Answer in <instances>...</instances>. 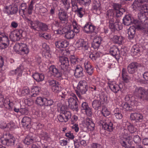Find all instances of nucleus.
Here are the masks:
<instances>
[{
  "mask_svg": "<svg viewBox=\"0 0 148 148\" xmlns=\"http://www.w3.org/2000/svg\"><path fill=\"white\" fill-rule=\"evenodd\" d=\"M6 100H4L3 96L2 95H0V107H3L6 105Z\"/></svg>",
  "mask_w": 148,
  "mask_h": 148,
  "instance_id": "nucleus-51",
  "label": "nucleus"
},
{
  "mask_svg": "<svg viewBox=\"0 0 148 148\" xmlns=\"http://www.w3.org/2000/svg\"><path fill=\"white\" fill-rule=\"evenodd\" d=\"M50 70L52 72L53 75L56 78L60 79L62 78V71H60L55 66H52L50 67Z\"/></svg>",
  "mask_w": 148,
  "mask_h": 148,
  "instance_id": "nucleus-19",
  "label": "nucleus"
},
{
  "mask_svg": "<svg viewBox=\"0 0 148 148\" xmlns=\"http://www.w3.org/2000/svg\"><path fill=\"white\" fill-rule=\"evenodd\" d=\"M95 29V27L92 25L86 23L82 27L83 31L87 34H90L94 32Z\"/></svg>",
  "mask_w": 148,
  "mask_h": 148,
  "instance_id": "nucleus-24",
  "label": "nucleus"
},
{
  "mask_svg": "<svg viewBox=\"0 0 148 148\" xmlns=\"http://www.w3.org/2000/svg\"><path fill=\"white\" fill-rule=\"evenodd\" d=\"M123 24L124 25L129 26L134 24L136 25V27L139 29H142L144 28V26L143 24H139L138 22L136 20H134L130 15H126L123 19Z\"/></svg>",
  "mask_w": 148,
  "mask_h": 148,
  "instance_id": "nucleus-2",
  "label": "nucleus"
},
{
  "mask_svg": "<svg viewBox=\"0 0 148 148\" xmlns=\"http://www.w3.org/2000/svg\"><path fill=\"white\" fill-rule=\"evenodd\" d=\"M134 142L136 143H139L141 142V140L140 137L138 135L135 136L133 138Z\"/></svg>",
  "mask_w": 148,
  "mask_h": 148,
  "instance_id": "nucleus-60",
  "label": "nucleus"
},
{
  "mask_svg": "<svg viewBox=\"0 0 148 148\" xmlns=\"http://www.w3.org/2000/svg\"><path fill=\"white\" fill-rule=\"evenodd\" d=\"M115 11L114 10L111 9L108 10L106 12V18L109 20L117 19L114 17Z\"/></svg>",
  "mask_w": 148,
  "mask_h": 148,
  "instance_id": "nucleus-34",
  "label": "nucleus"
},
{
  "mask_svg": "<svg viewBox=\"0 0 148 148\" xmlns=\"http://www.w3.org/2000/svg\"><path fill=\"white\" fill-rule=\"evenodd\" d=\"M77 44H79V47H82L83 49L87 50L88 49V47L87 45V43L83 40H81Z\"/></svg>",
  "mask_w": 148,
  "mask_h": 148,
  "instance_id": "nucleus-45",
  "label": "nucleus"
},
{
  "mask_svg": "<svg viewBox=\"0 0 148 148\" xmlns=\"http://www.w3.org/2000/svg\"><path fill=\"white\" fill-rule=\"evenodd\" d=\"M138 17L140 21H137L138 22L139 24H143L144 26V28L142 30H143V31H146V26L144 23H143L144 22L145 20H147V17L145 16L144 13H140L138 14Z\"/></svg>",
  "mask_w": 148,
  "mask_h": 148,
  "instance_id": "nucleus-29",
  "label": "nucleus"
},
{
  "mask_svg": "<svg viewBox=\"0 0 148 148\" xmlns=\"http://www.w3.org/2000/svg\"><path fill=\"white\" fill-rule=\"evenodd\" d=\"M143 50V47L138 44L133 45L131 50L132 55L133 56L139 55Z\"/></svg>",
  "mask_w": 148,
  "mask_h": 148,
  "instance_id": "nucleus-14",
  "label": "nucleus"
},
{
  "mask_svg": "<svg viewBox=\"0 0 148 148\" xmlns=\"http://www.w3.org/2000/svg\"><path fill=\"white\" fill-rule=\"evenodd\" d=\"M25 32L22 29H19L14 32H11L9 37L12 41L15 42L19 40L22 37H23Z\"/></svg>",
  "mask_w": 148,
  "mask_h": 148,
  "instance_id": "nucleus-6",
  "label": "nucleus"
},
{
  "mask_svg": "<svg viewBox=\"0 0 148 148\" xmlns=\"http://www.w3.org/2000/svg\"><path fill=\"white\" fill-rule=\"evenodd\" d=\"M125 100L126 101L130 102L131 106H136L137 105L138 99H136V96H133L132 95L129 94L125 96Z\"/></svg>",
  "mask_w": 148,
  "mask_h": 148,
  "instance_id": "nucleus-17",
  "label": "nucleus"
},
{
  "mask_svg": "<svg viewBox=\"0 0 148 148\" xmlns=\"http://www.w3.org/2000/svg\"><path fill=\"white\" fill-rule=\"evenodd\" d=\"M84 125L89 130H93L95 127V124L92 121L91 119L87 118L84 122Z\"/></svg>",
  "mask_w": 148,
  "mask_h": 148,
  "instance_id": "nucleus-28",
  "label": "nucleus"
},
{
  "mask_svg": "<svg viewBox=\"0 0 148 148\" xmlns=\"http://www.w3.org/2000/svg\"><path fill=\"white\" fill-rule=\"evenodd\" d=\"M84 67L87 73L90 75H92L93 73V68L89 62L87 61L84 63Z\"/></svg>",
  "mask_w": 148,
  "mask_h": 148,
  "instance_id": "nucleus-30",
  "label": "nucleus"
},
{
  "mask_svg": "<svg viewBox=\"0 0 148 148\" xmlns=\"http://www.w3.org/2000/svg\"><path fill=\"white\" fill-rule=\"evenodd\" d=\"M9 8L11 14H16L18 11V8L16 6H10L9 7Z\"/></svg>",
  "mask_w": 148,
  "mask_h": 148,
  "instance_id": "nucleus-48",
  "label": "nucleus"
},
{
  "mask_svg": "<svg viewBox=\"0 0 148 148\" xmlns=\"http://www.w3.org/2000/svg\"><path fill=\"white\" fill-rule=\"evenodd\" d=\"M102 124V128L104 130L109 132H112L113 129V124L112 122L110 121L107 122H104L102 121H100V123Z\"/></svg>",
  "mask_w": 148,
  "mask_h": 148,
  "instance_id": "nucleus-20",
  "label": "nucleus"
},
{
  "mask_svg": "<svg viewBox=\"0 0 148 148\" xmlns=\"http://www.w3.org/2000/svg\"><path fill=\"white\" fill-rule=\"evenodd\" d=\"M69 44V42L66 40H59L55 42L56 47L58 48H66L68 46Z\"/></svg>",
  "mask_w": 148,
  "mask_h": 148,
  "instance_id": "nucleus-25",
  "label": "nucleus"
},
{
  "mask_svg": "<svg viewBox=\"0 0 148 148\" xmlns=\"http://www.w3.org/2000/svg\"><path fill=\"white\" fill-rule=\"evenodd\" d=\"M92 106L93 108L96 110L100 109L101 106V101L97 100H95L92 101Z\"/></svg>",
  "mask_w": 148,
  "mask_h": 148,
  "instance_id": "nucleus-41",
  "label": "nucleus"
},
{
  "mask_svg": "<svg viewBox=\"0 0 148 148\" xmlns=\"http://www.w3.org/2000/svg\"><path fill=\"white\" fill-rule=\"evenodd\" d=\"M25 19L26 20H27V22L28 23L30 28L32 29L35 24V21H33L30 19L27 18H26Z\"/></svg>",
  "mask_w": 148,
  "mask_h": 148,
  "instance_id": "nucleus-55",
  "label": "nucleus"
},
{
  "mask_svg": "<svg viewBox=\"0 0 148 148\" xmlns=\"http://www.w3.org/2000/svg\"><path fill=\"white\" fill-rule=\"evenodd\" d=\"M74 75L76 78H80L84 76L83 68L80 66L76 67L74 72Z\"/></svg>",
  "mask_w": 148,
  "mask_h": 148,
  "instance_id": "nucleus-23",
  "label": "nucleus"
},
{
  "mask_svg": "<svg viewBox=\"0 0 148 148\" xmlns=\"http://www.w3.org/2000/svg\"><path fill=\"white\" fill-rule=\"evenodd\" d=\"M64 6V8L67 10L70 8V4L68 0H61Z\"/></svg>",
  "mask_w": 148,
  "mask_h": 148,
  "instance_id": "nucleus-50",
  "label": "nucleus"
},
{
  "mask_svg": "<svg viewBox=\"0 0 148 148\" xmlns=\"http://www.w3.org/2000/svg\"><path fill=\"white\" fill-rule=\"evenodd\" d=\"M109 51L111 55L114 56L117 60H119L120 57V53L117 47L113 46L110 47Z\"/></svg>",
  "mask_w": 148,
  "mask_h": 148,
  "instance_id": "nucleus-16",
  "label": "nucleus"
},
{
  "mask_svg": "<svg viewBox=\"0 0 148 148\" xmlns=\"http://www.w3.org/2000/svg\"><path fill=\"white\" fill-rule=\"evenodd\" d=\"M66 24L65 23L60 21H55L53 23V26L54 25V27L53 26L52 28L53 29H55V28H57L58 29H61L63 28L65 25Z\"/></svg>",
  "mask_w": 148,
  "mask_h": 148,
  "instance_id": "nucleus-31",
  "label": "nucleus"
},
{
  "mask_svg": "<svg viewBox=\"0 0 148 148\" xmlns=\"http://www.w3.org/2000/svg\"><path fill=\"white\" fill-rule=\"evenodd\" d=\"M34 140V138L29 134L25 138L24 142L25 144L29 145L33 143Z\"/></svg>",
  "mask_w": 148,
  "mask_h": 148,
  "instance_id": "nucleus-40",
  "label": "nucleus"
},
{
  "mask_svg": "<svg viewBox=\"0 0 148 148\" xmlns=\"http://www.w3.org/2000/svg\"><path fill=\"white\" fill-rule=\"evenodd\" d=\"M91 2V0H79V4L80 5L85 6L87 4H88Z\"/></svg>",
  "mask_w": 148,
  "mask_h": 148,
  "instance_id": "nucleus-54",
  "label": "nucleus"
},
{
  "mask_svg": "<svg viewBox=\"0 0 148 148\" xmlns=\"http://www.w3.org/2000/svg\"><path fill=\"white\" fill-rule=\"evenodd\" d=\"M92 148H102V146L100 144L97 143H92L91 145Z\"/></svg>",
  "mask_w": 148,
  "mask_h": 148,
  "instance_id": "nucleus-63",
  "label": "nucleus"
},
{
  "mask_svg": "<svg viewBox=\"0 0 148 148\" xmlns=\"http://www.w3.org/2000/svg\"><path fill=\"white\" fill-rule=\"evenodd\" d=\"M70 60L71 63L73 64L76 63L77 62V58H76L74 56H71Z\"/></svg>",
  "mask_w": 148,
  "mask_h": 148,
  "instance_id": "nucleus-62",
  "label": "nucleus"
},
{
  "mask_svg": "<svg viewBox=\"0 0 148 148\" xmlns=\"http://www.w3.org/2000/svg\"><path fill=\"white\" fill-rule=\"evenodd\" d=\"M59 60L61 63L60 67L62 70L68 72L69 66V61L68 58L64 56H61Z\"/></svg>",
  "mask_w": 148,
  "mask_h": 148,
  "instance_id": "nucleus-9",
  "label": "nucleus"
},
{
  "mask_svg": "<svg viewBox=\"0 0 148 148\" xmlns=\"http://www.w3.org/2000/svg\"><path fill=\"white\" fill-rule=\"evenodd\" d=\"M134 94L138 101H148V90L141 87H136Z\"/></svg>",
  "mask_w": 148,
  "mask_h": 148,
  "instance_id": "nucleus-1",
  "label": "nucleus"
},
{
  "mask_svg": "<svg viewBox=\"0 0 148 148\" xmlns=\"http://www.w3.org/2000/svg\"><path fill=\"white\" fill-rule=\"evenodd\" d=\"M64 114H60L58 116L59 121L61 122H66L71 118V114L70 112H63Z\"/></svg>",
  "mask_w": 148,
  "mask_h": 148,
  "instance_id": "nucleus-15",
  "label": "nucleus"
},
{
  "mask_svg": "<svg viewBox=\"0 0 148 148\" xmlns=\"http://www.w3.org/2000/svg\"><path fill=\"white\" fill-rule=\"evenodd\" d=\"M141 66L140 64L134 62L129 64L127 66V69L129 73L134 74L136 73L138 69Z\"/></svg>",
  "mask_w": 148,
  "mask_h": 148,
  "instance_id": "nucleus-8",
  "label": "nucleus"
},
{
  "mask_svg": "<svg viewBox=\"0 0 148 148\" xmlns=\"http://www.w3.org/2000/svg\"><path fill=\"white\" fill-rule=\"evenodd\" d=\"M20 112L23 115H27L29 113V111L26 108H21L20 109Z\"/></svg>",
  "mask_w": 148,
  "mask_h": 148,
  "instance_id": "nucleus-56",
  "label": "nucleus"
},
{
  "mask_svg": "<svg viewBox=\"0 0 148 148\" xmlns=\"http://www.w3.org/2000/svg\"><path fill=\"white\" fill-rule=\"evenodd\" d=\"M92 9L95 14L98 15L100 14L101 4L99 0H94Z\"/></svg>",
  "mask_w": 148,
  "mask_h": 148,
  "instance_id": "nucleus-18",
  "label": "nucleus"
},
{
  "mask_svg": "<svg viewBox=\"0 0 148 148\" xmlns=\"http://www.w3.org/2000/svg\"><path fill=\"white\" fill-rule=\"evenodd\" d=\"M1 140L3 145L7 146H10L14 145L15 138L9 132H5L3 133V137L1 138Z\"/></svg>",
  "mask_w": 148,
  "mask_h": 148,
  "instance_id": "nucleus-3",
  "label": "nucleus"
},
{
  "mask_svg": "<svg viewBox=\"0 0 148 148\" xmlns=\"http://www.w3.org/2000/svg\"><path fill=\"white\" fill-rule=\"evenodd\" d=\"M76 7L77 10L75 11V12L77 13L78 17L82 18L85 14V10L82 8H79L77 5Z\"/></svg>",
  "mask_w": 148,
  "mask_h": 148,
  "instance_id": "nucleus-39",
  "label": "nucleus"
},
{
  "mask_svg": "<svg viewBox=\"0 0 148 148\" xmlns=\"http://www.w3.org/2000/svg\"><path fill=\"white\" fill-rule=\"evenodd\" d=\"M12 73L13 74V72L14 73L15 75H17L18 77H19L21 76L22 73V66H19L16 69L15 71H11Z\"/></svg>",
  "mask_w": 148,
  "mask_h": 148,
  "instance_id": "nucleus-43",
  "label": "nucleus"
},
{
  "mask_svg": "<svg viewBox=\"0 0 148 148\" xmlns=\"http://www.w3.org/2000/svg\"><path fill=\"white\" fill-rule=\"evenodd\" d=\"M114 115L116 119H121L122 118L123 116L121 110L119 108H116L114 111Z\"/></svg>",
  "mask_w": 148,
  "mask_h": 148,
  "instance_id": "nucleus-38",
  "label": "nucleus"
},
{
  "mask_svg": "<svg viewBox=\"0 0 148 148\" xmlns=\"http://www.w3.org/2000/svg\"><path fill=\"white\" fill-rule=\"evenodd\" d=\"M89 107L87 103L86 102H83L81 108L82 110H86Z\"/></svg>",
  "mask_w": 148,
  "mask_h": 148,
  "instance_id": "nucleus-61",
  "label": "nucleus"
},
{
  "mask_svg": "<svg viewBox=\"0 0 148 148\" xmlns=\"http://www.w3.org/2000/svg\"><path fill=\"white\" fill-rule=\"evenodd\" d=\"M122 79L124 82L127 83L129 82V77L126 69L125 68H123L122 69Z\"/></svg>",
  "mask_w": 148,
  "mask_h": 148,
  "instance_id": "nucleus-36",
  "label": "nucleus"
},
{
  "mask_svg": "<svg viewBox=\"0 0 148 148\" xmlns=\"http://www.w3.org/2000/svg\"><path fill=\"white\" fill-rule=\"evenodd\" d=\"M84 125L89 130H93L95 127V124L92 121L91 119L87 118L84 122Z\"/></svg>",
  "mask_w": 148,
  "mask_h": 148,
  "instance_id": "nucleus-27",
  "label": "nucleus"
},
{
  "mask_svg": "<svg viewBox=\"0 0 148 148\" xmlns=\"http://www.w3.org/2000/svg\"><path fill=\"white\" fill-rule=\"evenodd\" d=\"M8 36L4 33H0V42L2 46V49L6 48L9 45Z\"/></svg>",
  "mask_w": 148,
  "mask_h": 148,
  "instance_id": "nucleus-13",
  "label": "nucleus"
},
{
  "mask_svg": "<svg viewBox=\"0 0 148 148\" xmlns=\"http://www.w3.org/2000/svg\"><path fill=\"white\" fill-rule=\"evenodd\" d=\"M75 34L73 30H69V32L65 35V37L67 39L73 38Z\"/></svg>",
  "mask_w": 148,
  "mask_h": 148,
  "instance_id": "nucleus-46",
  "label": "nucleus"
},
{
  "mask_svg": "<svg viewBox=\"0 0 148 148\" xmlns=\"http://www.w3.org/2000/svg\"><path fill=\"white\" fill-rule=\"evenodd\" d=\"M77 90L75 91L77 96L80 99H82V97L80 94H85L88 90V87L87 83L85 80L80 81L77 87Z\"/></svg>",
  "mask_w": 148,
  "mask_h": 148,
  "instance_id": "nucleus-4",
  "label": "nucleus"
},
{
  "mask_svg": "<svg viewBox=\"0 0 148 148\" xmlns=\"http://www.w3.org/2000/svg\"><path fill=\"white\" fill-rule=\"evenodd\" d=\"M145 4L142 2L141 0L135 1L133 3V5L135 7L138 8L139 10H141Z\"/></svg>",
  "mask_w": 148,
  "mask_h": 148,
  "instance_id": "nucleus-42",
  "label": "nucleus"
},
{
  "mask_svg": "<svg viewBox=\"0 0 148 148\" xmlns=\"http://www.w3.org/2000/svg\"><path fill=\"white\" fill-rule=\"evenodd\" d=\"M38 31H46L48 29V26L46 24L38 20L35 21V24L32 29Z\"/></svg>",
  "mask_w": 148,
  "mask_h": 148,
  "instance_id": "nucleus-7",
  "label": "nucleus"
},
{
  "mask_svg": "<svg viewBox=\"0 0 148 148\" xmlns=\"http://www.w3.org/2000/svg\"><path fill=\"white\" fill-rule=\"evenodd\" d=\"M31 121V118L27 116L24 117L21 121V123L23 126L27 128L30 127V124Z\"/></svg>",
  "mask_w": 148,
  "mask_h": 148,
  "instance_id": "nucleus-26",
  "label": "nucleus"
},
{
  "mask_svg": "<svg viewBox=\"0 0 148 148\" xmlns=\"http://www.w3.org/2000/svg\"><path fill=\"white\" fill-rule=\"evenodd\" d=\"M130 119L134 122V125H137L139 122L143 121V115L139 113H131L130 116Z\"/></svg>",
  "mask_w": 148,
  "mask_h": 148,
  "instance_id": "nucleus-11",
  "label": "nucleus"
},
{
  "mask_svg": "<svg viewBox=\"0 0 148 148\" xmlns=\"http://www.w3.org/2000/svg\"><path fill=\"white\" fill-rule=\"evenodd\" d=\"M100 98L101 100L100 101L102 103L106 102L107 100V98L106 96L104 95H102L100 96Z\"/></svg>",
  "mask_w": 148,
  "mask_h": 148,
  "instance_id": "nucleus-59",
  "label": "nucleus"
},
{
  "mask_svg": "<svg viewBox=\"0 0 148 148\" xmlns=\"http://www.w3.org/2000/svg\"><path fill=\"white\" fill-rule=\"evenodd\" d=\"M111 38L112 41L115 43L121 44L123 42L124 38L122 36H119L116 35H114Z\"/></svg>",
  "mask_w": 148,
  "mask_h": 148,
  "instance_id": "nucleus-33",
  "label": "nucleus"
},
{
  "mask_svg": "<svg viewBox=\"0 0 148 148\" xmlns=\"http://www.w3.org/2000/svg\"><path fill=\"white\" fill-rule=\"evenodd\" d=\"M53 101L52 99L47 98L44 106H50L53 104Z\"/></svg>",
  "mask_w": 148,
  "mask_h": 148,
  "instance_id": "nucleus-53",
  "label": "nucleus"
},
{
  "mask_svg": "<svg viewBox=\"0 0 148 148\" xmlns=\"http://www.w3.org/2000/svg\"><path fill=\"white\" fill-rule=\"evenodd\" d=\"M34 79L38 82L42 81L44 79V76L42 74L36 73L33 75Z\"/></svg>",
  "mask_w": 148,
  "mask_h": 148,
  "instance_id": "nucleus-37",
  "label": "nucleus"
},
{
  "mask_svg": "<svg viewBox=\"0 0 148 148\" xmlns=\"http://www.w3.org/2000/svg\"><path fill=\"white\" fill-rule=\"evenodd\" d=\"M102 40V38L101 37H96L93 40V42L100 45Z\"/></svg>",
  "mask_w": 148,
  "mask_h": 148,
  "instance_id": "nucleus-57",
  "label": "nucleus"
},
{
  "mask_svg": "<svg viewBox=\"0 0 148 148\" xmlns=\"http://www.w3.org/2000/svg\"><path fill=\"white\" fill-rule=\"evenodd\" d=\"M130 137L128 138L124 139L123 140H121L120 141V143L122 146L125 148H129L131 145V142H129V140H130Z\"/></svg>",
  "mask_w": 148,
  "mask_h": 148,
  "instance_id": "nucleus-35",
  "label": "nucleus"
},
{
  "mask_svg": "<svg viewBox=\"0 0 148 148\" xmlns=\"http://www.w3.org/2000/svg\"><path fill=\"white\" fill-rule=\"evenodd\" d=\"M14 49L16 52L22 55L27 54L29 51V49L27 45L23 43L16 44L14 47Z\"/></svg>",
  "mask_w": 148,
  "mask_h": 148,
  "instance_id": "nucleus-5",
  "label": "nucleus"
},
{
  "mask_svg": "<svg viewBox=\"0 0 148 148\" xmlns=\"http://www.w3.org/2000/svg\"><path fill=\"white\" fill-rule=\"evenodd\" d=\"M128 125H127V128L130 132L133 133L136 131V128L133 125L134 123H132L128 122Z\"/></svg>",
  "mask_w": 148,
  "mask_h": 148,
  "instance_id": "nucleus-44",
  "label": "nucleus"
},
{
  "mask_svg": "<svg viewBox=\"0 0 148 148\" xmlns=\"http://www.w3.org/2000/svg\"><path fill=\"white\" fill-rule=\"evenodd\" d=\"M65 136L66 137L72 139H73L74 138V136L73 135V134L71 133L70 132L66 133Z\"/></svg>",
  "mask_w": 148,
  "mask_h": 148,
  "instance_id": "nucleus-64",
  "label": "nucleus"
},
{
  "mask_svg": "<svg viewBox=\"0 0 148 148\" xmlns=\"http://www.w3.org/2000/svg\"><path fill=\"white\" fill-rule=\"evenodd\" d=\"M58 16L60 21L66 24L68 21V16L66 12L63 10L59 11Z\"/></svg>",
  "mask_w": 148,
  "mask_h": 148,
  "instance_id": "nucleus-22",
  "label": "nucleus"
},
{
  "mask_svg": "<svg viewBox=\"0 0 148 148\" xmlns=\"http://www.w3.org/2000/svg\"><path fill=\"white\" fill-rule=\"evenodd\" d=\"M119 20L118 19L109 21V27L112 31H115V30L119 31L122 29V25L119 24Z\"/></svg>",
  "mask_w": 148,
  "mask_h": 148,
  "instance_id": "nucleus-12",
  "label": "nucleus"
},
{
  "mask_svg": "<svg viewBox=\"0 0 148 148\" xmlns=\"http://www.w3.org/2000/svg\"><path fill=\"white\" fill-rule=\"evenodd\" d=\"M136 29H138V30L143 31V30H141L140 29L137 28L136 27V25H135L134 26H133L130 27L128 31V38L130 40L134 39L135 36Z\"/></svg>",
  "mask_w": 148,
  "mask_h": 148,
  "instance_id": "nucleus-21",
  "label": "nucleus"
},
{
  "mask_svg": "<svg viewBox=\"0 0 148 148\" xmlns=\"http://www.w3.org/2000/svg\"><path fill=\"white\" fill-rule=\"evenodd\" d=\"M114 11H115L116 17H119L121 16L123 13L125 12V9L122 8L119 10H114Z\"/></svg>",
  "mask_w": 148,
  "mask_h": 148,
  "instance_id": "nucleus-47",
  "label": "nucleus"
},
{
  "mask_svg": "<svg viewBox=\"0 0 148 148\" xmlns=\"http://www.w3.org/2000/svg\"><path fill=\"white\" fill-rule=\"evenodd\" d=\"M108 84L110 89L114 93H117L119 91L118 85L114 82H108Z\"/></svg>",
  "mask_w": 148,
  "mask_h": 148,
  "instance_id": "nucleus-32",
  "label": "nucleus"
},
{
  "mask_svg": "<svg viewBox=\"0 0 148 148\" xmlns=\"http://www.w3.org/2000/svg\"><path fill=\"white\" fill-rule=\"evenodd\" d=\"M69 107L73 111L77 112L79 110L78 105L76 100Z\"/></svg>",
  "mask_w": 148,
  "mask_h": 148,
  "instance_id": "nucleus-49",
  "label": "nucleus"
},
{
  "mask_svg": "<svg viewBox=\"0 0 148 148\" xmlns=\"http://www.w3.org/2000/svg\"><path fill=\"white\" fill-rule=\"evenodd\" d=\"M39 12L41 15L47 12L48 10L46 8L43 6L41 7L39 10Z\"/></svg>",
  "mask_w": 148,
  "mask_h": 148,
  "instance_id": "nucleus-58",
  "label": "nucleus"
},
{
  "mask_svg": "<svg viewBox=\"0 0 148 148\" xmlns=\"http://www.w3.org/2000/svg\"><path fill=\"white\" fill-rule=\"evenodd\" d=\"M101 112L103 116L105 117L109 116L110 114V112L108 110L107 108L105 107H103L102 108Z\"/></svg>",
  "mask_w": 148,
  "mask_h": 148,
  "instance_id": "nucleus-52",
  "label": "nucleus"
},
{
  "mask_svg": "<svg viewBox=\"0 0 148 148\" xmlns=\"http://www.w3.org/2000/svg\"><path fill=\"white\" fill-rule=\"evenodd\" d=\"M48 83L49 85L51 87L53 92L57 93L62 90V87L58 81L54 79H51L48 81Z\"/></svg>",
  "mask_w": 148,
  "mask_h": 148,
  "instance_id": "nucleus-10",
  "label": "nucleus"
}]
</instances>
